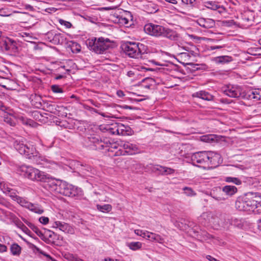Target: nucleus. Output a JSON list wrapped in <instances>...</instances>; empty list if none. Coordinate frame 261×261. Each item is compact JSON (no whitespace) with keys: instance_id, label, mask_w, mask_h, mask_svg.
<instances>
[{"instance_id":"bb28decb","label":"nucleus","mask_w":261,"mask_h":261,"mask_svg":"<svg viewBox=\"0 0 261 261\" xmlns=\"http://www.w3.org/2000/svg\"><path fill=\"white\" fill-rule=\"evenodd\" d=\"M68 46L73 53H79L81 51V45L75 42L70 41L68 43Z\"/></svg>"},{"instance_id":"0e129e2a","label":"nucleus","mask_w":261,"mask_h":261,"mask_svg":"<svg viewBox=\"0 0 261 261\" xmlns=\"http://www.w3.org/2000/svg\"><path fill=\"white\" fill-rule=\"evenodd\" d=\"M260 92L258 90H255L254 91H252L251 93V94L253 95V96H258L259 95Z\"/></svg>"},{"instance_id":"79ce46f5","label":"nucleus","mask_w":261,"mask_h":261,"mask_svg":"<svg viewBox=\"0 0 261 261\" xmlns=\"http://www.w3.org/2000/svg\"><path fill=\"white\" fill-rule=\"evenodd\" d=\"M59 22L61 25H64L66 28L68 29L70 28L72 26V24L70 22L65 21L62 19H60L59 20Z\"/></svg>"},{"instance_id":"0eeeda50","label":"nucleus","mask_w":261,"mask_h":261,"mask_svg":"<svg viewBox=\"0 0 261 261\" xmlns=\"http://www.w3.org/2000/svg\"><path fill=\"white\" fill-rule=\"evenodd\" d=\"M15 149L21 154L24 155L29 159H34L36 160L39 156L38 152L36 150L35 147L30 144H24L17 141H15L14 144Z\"/></svg>"},{"instance_id":"e433bc0d","label":"nucleus","mask_w":261,"mask_h":261,"mask_svg":"<svg viewBox=\"0 0 261 261\" xmlns=\"http://www.w3.org/2000/svg\"><path fill=\"white\" fill-rule=\"evenodd\" d=\"M182 190L184 191V193L188 196H193L196 194L191 188L185 187Z\"/></svg>"},{"instance_id":"1a4fd4ad","label":"nucleus","mask_w":261,"mask_h":261,"mask_svg":"<svg viewBox=\"0 0 261 261\" xmlns=\"http://www.w3.org/2000/svg\"><path fill=\"white\" fill-rule=\"evenodd\" d=\"M256 201L247 197L239 198L235 203L237 209L240 211H253L256 206Z\"/></svg>"},{"instance_id":"ddd939ff","label":"nucleus","mask_w":261,"mask_h":261,"mask_svg":"<svg viewBox=\"0 0 261 261\" xmlns=\"http://www.w3.org/2000/svg\"><path fill=\"white\" fill-rule=\"evenodd\" d=\"M152 170L153 172L159 171V174L162 175L172 174L175 172V170L172 168L160 165H156L154 166Z\"/></svg>"},{"instance_id":"473e14b6","label":"nucleus","mask_w":261,"mask_h":261,"mask_svg":"<svg viewBox=\"0 0 261 261\" xmlns=\"http://www.w3.org/2000/svg\"><path fill=\"white\" fill-rule=\"evenodd\" d=\"M15 201H16L18 203H19L22 206L25 207L26 208H28V206L30 203V202L27 201L23 198L19 196H18V197L16 199V200Z\"/></svg>"},{"instance_id":"f03ea898","label":"nucleus","mask_w":261,"mask_h":261,"mask_svg":"<svg viewBox=\"0 0 261 261\" xmlns=\"http://www.w3.org/2000/svg\"><path fill=\"white\" fill-rule=\"evenodd\" d=\"M144 30L147 34L155 37H164L171 40H176L178 38L176 31L160 25L148 23L145 25Z\"/></svg>"},{"instance_id":"b1692460","label":"nucleus","mask_w":261,"mask_h":261,"mask_svg":"<svg viewBox=\"0 0 261 261\" xmlns=\"http://www.w3.org/2000/svg\"><path fill=\"white\" fill-rule=\"evenodd\" d=\"M53 38V43L55 44H62L65 40V38L63 34L61 33H56Z\"/></svg>"},{"instance_id":"f8f14e48","label":"nucleus","mask_w":261,"mask_h":261,"mask_svg":"<svg viewBox=\"0 0 261 261\" xmlns=\"http://www.w3.org/2000/svg\"><path fill=\"white\" fill-rule=\"evenodd\" d=\"M120 146L125 150V152L128 154H134L139 151L138 148L136 145L130 143L128 142H122Z\"/></svg>"},{"instance_id":"f704fd0d","label":"nucleus","mask_w":261,"mask_h":261,"mask_svg":"<svg viewBox=\"0 0 261 261\" xmlns=\"http://www.w3.org/2000/svg\"><path fill=\"white\" fill-rule=\"evenodd\" d=\"M4 121L6 123L10 125L11 126H15V125L16 124L15 120L14 119V118H13L11 116H8V115H7L6 116H4Z\"/></svg>"},{"instance_id":"7c9ffc66","label":"nucleus","mask_w":261,"mask_h":261,"mask_svg":"<svg viewBox=\"0 0 261 261\" xmlns=\"http://www.w3.org/2000/svg\"><path fill=\"white\" fill-rule=\"evenodd\" d=\"M231 60V57L227 56H220L216 58L215 61L217 63H225L230 62Z\"/></svg>"},{"instance_id":"a18cd8bd","label":"nucleus","mask_w":261,"mask_h":261,"mask_svg":"<svg viewBox=\"0 0 261 261\" xmlns=\"http://www.w3.org/2000/svg\"><path fill=\"white\" fill-rule=\"evenodd\" d=\"M56 32H54V31H50V32H48L47 34H46V36L48 38V39H49L50 41L51 42L53 43V38H54V35L56 34Z\"/></svg>"},{"instance_id":"39448f33","label":"nucleus","mask_w":261,"mask_h":261,"mask_svg":"<svg viewBox=\"0 0 261 261\" xmlns=\"http://www.w3.org/2000/svg\"><path fill=\"white\" fill-rule=\"evenodd\" d=\"M85 142L91 146V148L93 149L102 150L104 149L110 151V147L113 148H117L116 145L112 143L108 138H103L101 139L100 137L96 135H90L85 139Z\"/></svg>"},{"instance_id":"aec40b11","label":"nucleus","mask_w":261,"mask_h":261,"mask_svg":"<svg viewBox=\"0 0 261 261\" xmlns=\"http://www.w3.org/2000/svg\"><path fill=\"white\" fill-rule=\"evenodd\" d=\"M27 208L38 214H42L44 212V210L41 206L37 204H33L31 202L28 205Z\"/></svg>"},{"instance_id":"8fccbe9b","label":"nucleus","mask_w":261,"mask_h":261,"mask_svg":"<svg viewBox=\"0 0 261 261\" xmlns=\"http://www.w3.org/2000/svg\"><path fill=\"white\" fill-rule=\"evenodd\" d=\"M149 234V236H148V240L155 242L156 238L155 236H156V234L155 233L151 232V234Z\"/></svg>"},{"instance_id":"f3484780","label":"nucleus","mask_w":261,"mask_h":261,"mask_svg":"<svg viewBox=\"0 0 261 261\" xmlns=\"http://www.w3.org/2000/svg\"><path fill=\"white\" fill-rule=\"evenodd\" d=\"M226 222L234 227L242 228L243 226L244 220L236 217H231L230 218H228Z\"/></svg>"},{"instance_id":"de8ad7c7","label":"nucleus","mask_w":261,"mask_h":261,"mask_svg":"<svg viewBox=\"0 0 261 261\" xmlns=\"http://www.w3.org/2000/svg\"><path fill=\"white\" fill-rule=\"evenodd\" d=\"M20 228H21V230L23 232H24L26 234L31 235L30 234L31 233V231L23 224H22V223L21 224Z\"/></svg>"},{"instance_id":"2eb2a0df","label":"nucleus","mask_w":261,"mask_h":261,"mask_svg":"<svg viewBox=\"0 0 261 261\" xmlns=\"http://www.w3.org/2000/svg\"><path fill=\"white\" fill-rule=\"evenodd\" d=\"M116 132L117 134L123 136L131 135L133 132L129 126L125 125L122 123L118 124Z\"/></svg>"},{"instance_id":"a211bd4d","label":"nucleus","mask_w":261,"mask_h":261,"mask_svg":"<svg viewBox=\"0 0 261 261\" xmlns=\"http://www.w3.org/2000/svg\"><path fill=\"white\" fill-rule=\"evenodd\" d=\"M28 226L33 230L42 240L46 241L47 238L45 237L42 232L34 224L28 222L27 223Z\"/></svg>"},{"instance_id":"412c9836","label":"nucleus","mask_w":261,"mask_h":261,"mask_svg":"<svg viewBox=\"0 0 261 261\" xmlns=\"http://www.w3.org/2000/svg\"><path fill=\"white\" fill-rule=\"evenodd\" d=\"M222 191L228 196H232L237 192V188L233 186H225L223 187Z\"/></svg>"},{"instance_id":"603ef678","label":"nucleus","mask_w":261,"mask_h":261,"mask_svg":"<svg viewBox=\"0 0 261 261\" xmlns=\"http://www.w3.org/2000/svg\"><path fill=\"white\" fill-rule=\"evenodd\" d=\"M181 1L184 4L193 6L195 0H181Z\"/></svg>"},{"instance_id":"864d4df0","label":"nucleus","mask_w":261,"mask_h":261,"mask_svg":"<svg viewBox=\"0 0 261 261\" xmlns=\"http://www.w3.org/2000/svg\"><path fill=\"white\" fill-rule=\"evenodd\" d=\"M143 232H144V231L143 230H140V229H136L135 230V234H136L137 236H139L142 237L143 234H144Z\"/></svg>"},{"instance_id":"4be33fe9","label":"nucleus","mask_w":261,"mask_h":261,"mask_svg":"<svg viewBox=\"0 0 261 261\" xmlns=\"http://www.w3.org/2000/svg\"><path fill=\"white\" fill-rule=\"evenodd\" d=\"M142 86L146 89H151L155 84V81L150 77L146 78L142 80Z\"/></svg>"},{"instance_id":"423d86ee","label":"nucleus","mask_w":261,"mask_h":261,"mask_svg":"<svg viewBox=\"0 0 261 261\" xmlns=\"http://www.w3.org/2000/svg\"><path fill=\"white\" fill-rule=\"evenodd\" d=\"M87 45L90 50L98 54H103L111 46V42L109 39L94 38L89 40Z\"/></svg>"},{"instance_id":"72a5a7b5","label":"nucleus","mask_w":261,"mask_h":261,"mask_svg":"<svg viewBox=\"0 0 261 261\" xmlns=\"http://www.w3.org/2000/svg\"><path fill=\"white\" fill-rule=\"evenodd\" d=\"M225 180L228 182H232L237 185H240L242 184L241 180L237 177H226Z\"/></svg>"},{"instance_id":"cd10ccee","label":"nucleus","mask_w":261,"mask_h":261,"mask_svg":"<svg viewBox=\"0 0 261 261\" xmlns=\"http://www.w3.org/2000/svg\"><path fill=\"white\" fill-rule=\"evenodd\" d=\"M201 218L204 219L206 223H213V215L211 212H207L202 213V214L201 215Z\"/></svg>"},{"instance_id":"9d476101","label":"nucleus","mask_w":261,"mask_h":261,"mask_svg":"<svg viewBox=\"0 0 261 261\" xmlns=\"http://www.w3.org/2000/svg\"><path fill=\"white\" fill-rule=\"evenodd\" d=\"M223 92L226 95L230 97L239 98L244 96L241 87L237 85H227L223 88Z\"/></svg>"},{"instance_id":"f257e3e1","label":"nucleus","mask_w":261,"mask_h":261,"mask_svg":"<svg viewBox=\"0 0 261 261\" xmlns=\"http://www.w3.org/2000/svg\"><path fill=\"white\" fill-rule=\"evenodd\" d=\"M17 173L20 175L33 181L46 182V187L49 190L66 196L73 197L76 194L75 190L71 185L60 180L49 177L44 172L25 165L17 166Z\"/></svg>"},{"instance_id":"4c0bfd02","label":"nucleus","mask_w":261,"mask_h":261,"mask_svg":"<svg viewBox=\"0 0 261 261\" xmlns=\"http://www.w3.org/2000/svg\"><path fill=\"white\" fill-rule=\"evenodd\" d=\"M201 141L205 142H211L215 140V136L213 135H205L201 137Z\"/></svg>"},{"instance_id":"4d7b16f0","label":"nucleus","mask_w":261,"mask_h":261,"mask_svg":"<svg viewBox=\"0 0 261 261\" xmlns=\"http://www.w3.org/2000/svg\"><path fill=\"white\" fill-rule=\"evenodd\" d=\"M206 258L208 260L210 261H220V260H219L218 259H217L216 258H214V257L210 255H207L206 256Z\"/></svg>"},{"instance_id":"5701e85b","label":"nucleus","mask_w":261,"mask_h":261,"mask_svg":"<svg viewBox=\"0 0 261 261\" xmlns=\"http://www.w3.org/2000/svg\"><path fill=\"white\" fill-rule=\"evenodd\" d=\"M31 102L33 105L36 108H40L42 106V98L40 95L35 94L32 95Z\"/></svg>"},{"instance_id":"58836bf2","label":"nucleus","mask_w":261,"mask_h":261,"mask_svg":"<svg viewBox=\"0 0 261 261\" xmlns=\"http://www.w3.org/2000/svg\"><path fill=\"white\" fill-rule=\"evenodd\" d=\"M51 90L52 91L55 93H63V91L62 88H61L59 86L57 85H53L51 86Z\"/></svg>"},{"instance_id":"c03bdc74","label":"nucleus","mask_w":261,"mask_h":261,"mask_svg":"<svg viewBox=\"0 0 261 261\" xmlns=\"http://www.w3.org/2000/svg\"><path fill=\"white\" fill-rule=\"evenodd\" d=\"M20 119L23 124H25L27 125H31L32 124V123H34V121L31 119H27L22 117H21Z\"/></svg>"},{"instance_id":"680f3d73","label":"nucleus","mask_w":261,"mask_h":261,"mask_svg":"<svg viewBox=\"0 0 261 261\" xmlns=\"http://www.w3.org/2000/svg\"><path fill=\"white\" fill-rule=\"evenodd\" d=\"M166 2L168 3L169 4L176 5L177 4V1L176 0H165Z\"/></svg>"},{"instance_id":"ea45409f","label":"nucleus","mask_w":261,"mask_h":261,"mask_svg":"<svg viewBox=\"0 0 261 261\" xmlns=\"http://www.w3.org/2000/svg\"><path fill=\"white\" fill-rule=\"evenodd\" d=\"M256 206L253 208V212L255 214H261V202H257L256 201Z\"/></svg>"},{"instance_id":"393cba45","label":"nucleus","mask_w":261,"mask_h":261,"mask_svg":"<svg viewBox=\"0 0 261 261\" xmlns=\"http://www.w3.org/2000/svg\"><path fill=\"white\" fill-rule=\"evenodd\" d=\"M58 106L55 104H52L49 102H46L44 103V109L47 112H50L51 113H53L54 114H56L57 111V107Z\"/></svg>"},{"instance_id":"20e7f679","label":"nucleus","mask_w":261,"mask_h":261,"mask_svg":"<svg viewBox=\"0 0 261 261\" xmlns=\"http://www.w3.org/2000/svg\"><path fill=\"white\" fill-rule=\"evenodd\" d=\"M124 52L130 58H143L147 54V47L142 43L127 42L122 45Z\"/></svg>"},{"instance_id":"37998d69","label":"nucleus","mask_w":261,"mask_h":261,"mask_svg":"<svg viewBox=\"0 0 261 261\" xmlns=\"http://www.w3.org/2000/svg\"><path fill=\"white\" fill-rule=\"evenodd\" d=\"M235 22L233 20H224L222 22V25L224 27H229L233 24H234Z\"/></svg>"},{"instance_id":"c9c22d12","label":"nucleus","mask_w":261,"mask_h":261,"mask_svg":"<svg viewBox=\"0 0 261 261\" xmlns=\"http://www.w3.org/2000/svg\"><path fill=\"white\" fill-rule=\"evenodd\" d=\"M197 237L201 241H205L210 238V234L206 231H202L197 234Z\"/></svg>"},{"instance_id":"3c124183","label":"nucleus","mask_w":261,"mask_h":261,"mask_svg":"<svg viewBox=\"0 0 261 261\" xmlns=\"http://www.w3.org/2000/svg\"><path fill=\"white\" fill-rule=\"evenodd\" d=\"M43 255L46 256L48 260L50 261H56V260L53 257H51L49 254H47L46 252L43 251V253H42Z\"/></svg>"},{"instance_id":"69168bd1","label":"nucleus","mask_w":261,"mask_h":261,"mask_svg":"<svg viewBox=\"0 0 261 261\" xmlns=\"http://www.w3.org/2000/svg\"><path fill=\"white\" fill-rule=\"evenodd\" d=\"M127 75L129 76V77H133L134 75H135V73H134V72L133 71H129L127 72Z\"/></svg>"},{"instance_id":"a19ab883","label":"nucleus","mask_w":261,"mask_h":261,"mask_svg":"<svg viewBox=\"0 0 261 261\" xmlns=\"http://www.w3.org/2000/svg\"><path fill=\"white\" fill-rule=\"evenodd\" d=\"M7 195L10 196L14 201H15L18 196L17 195V191L14 189H13L12 191H10V193Z\"/></svg>"},{"instance_id":"2f4dec72","label":"nucleus","mask_w":261,"mask_h":261,"mask_svg":"<svg viewBox=\"0 0 261 261\" xmlns=\"http://www.w3.org/2000/svg\"><path fill=\"white\" fill-rule=\"evenodd\" d=\"M142 243L139 242H133L129 243L128 247L133 250H137L142 247Z\"/></svg>"},{"instance_id":"9b49d317","label":"nucleus","mask_w":261,"mask_h":261,"mask_svg":"<svg viewBox=\"0 0 261 261\" xmlns=\"http://www.w3.org/2000/svg\"><path fill=\"white\" fill-rule=\"evenodd\" d=\"M53 227L58 228L60 230L68 233L73 234L74 233L73 228L68 224L60 221H56L54 223Z\"/></svg>"},{"instance_id":"c85d7f7f","label":"nucleus","mask_w":261,"mask_h":261,"mask_svg":"<svg viewBox=\"0 0 261 261\" xmlns=\"http://www.w3.org/2000/svg\"><path fill=\"white\" fill-rule=\"evenodd\" d=\"M96 207L98 211L103 213L109 212L112 208V207L110 204H104L103 205L97 204Z\"/></svg>"},{"instance_id":"dca6fc26","label":"nucleus","mask_w":261,"mask_h":261,"mask_svg":"<svg viewBox=\"0 0 261 261\" xmlns=\"http://www.w3.org/2000/svg\"><path fill=\"white\" fill-rule=\"evenodd\" d=\"M193 97H196L201 98L207 101H212L214 99V96L209 93L205 91H200L194 93L192 95Z\"/></svg>"},{"instance_id":"49530a36","label":"nucleus","mask_w":261,"mask_h":261,"mask_svg":"<svg viewBox=\"0 0 261 261\" xmlns=\"http://www.w3.org/2000/svg\"><path fill=\"white\" fill-rule=\"evenodd\" d=\"M39 220L41 223L44 224V225L47 224L49 222V219L48 217H41L39 218Z\"/></svg>"},{"instance_id":"338daca9","label":"nucleus","mask_w":261,"mask_h":261,"mask_svg":"<svg viewBox=\"0 0 261 261\" xmlns=\"http://www.w3.org/2000/svg\"><path fill=\"white\" fill-rule=\"evenodd\" d=\"M122 108L124 109H130V110L133 109L132 107L127 106V105H123L122 106Z\"/></svg>"},{"instance_id":"6e6552de","label":"nucleus","mask_w":261,"mask_h":261,"mask_svg":"<svg viewBox=\"0 0 261 261\" xmlns=\"http://www.w3.org/2000/svg\"><path fill=\"white\" fill-rule=\"evenodd\" d=\"M0 50L8 54H15L18 51L16 41L5 36L0 39Z\"/></svg>"},{"instance_id":"7ed1b4c3","label":"nucleus","mask_w":261,"mask_h":261,"mask_svg":"<svg viewBox=\"0 0 261 261\" xmlns=\"http://www.w3.org/2000/svg\"><path fill=\"white\" fill-rule=\"evenodd\" d=\"M220 158V155L211 151H202L192 154L191 160L193 164L202 166L213 165L215 162Z\"/></svg>"},{"instance_id":"09e8293b","label":"nucleus","mask_w":261,"mask_h":261,"mask_svg":"<svg viewBox=\"0 0 261 261\" xmlns=\"http://www.w3.org/2000/svg\"><path fill=\"white\" fill-rule=\"evenodd\" d=\"M155 242H158L160 244H163L164 242V239L162 238L160 235L156 234V236H155Z\"/></svg>"},{"instance_id":"6ab92c4d","label":"nucleus","mask_w":261,"mask_h":261,"mask_svg":"<svg viewBox=\"0 0 261 261\" xmlns=\"http://www.w3.org/2000/svg\"><path fill=\"white\" fill-rule=\"evenodd\" d=\"M205 6L207 8L213 10L220 9L218 10L220 13H222L225 10V9L223 7H221L215 2H207L205 3Z\"/></svg>"},{"instance_id":"bf43d9fd","label":"nucleus","mask_w":261,"mask_h":261,"mask_svg":"<svg viewBox=\"0 0 261 261\" xmlns=\"http://www.w3.org/2000/svg\"><path fill=\"white\" fill-rule=\"evenodd\" d=\"M117 95L119 97H122L124 96V92L122 90L117 91Z\"/></svg>"},{"instance_id":"4468645a","label":"nucleus","mask_w":261,"mask_h":261,"mask_svg":"<svg viewBox=\"0 0 261 261\" xmlns=\"http://www.w3.org/2000/svg\"><path fill=\"white\" fill-rule=\"evenodd\" d=\"M197 23L205 29H211L215 27V21L210 18H200L197 20Z\"/></svg>"},{"instance_id":"e2e57ef3","label":"nucleus","mask_w":261,"mask_h":261,"mask_svg":"<svg viewBox=\"0 0 261 261\" xmlns=\"http://www.w3.org/2000/svg\"><path fill=\"white\" fill-rule=\"evenodd\" d=\"M223 47V46H220V45L212 46H211V49L214 50L216 49H220V48H222Z\"/></svg>"},{"instance_id":"a878e982","label":"nucleus","mask_w":261,"mask_h":261,"mask_svg":"<svg viewBox=\"0 0 261 261\" xmlns=\"http://www.w3.org/2000/svg\"><path fill=\"white\" fill-rule=\"evenodd\" d=\"M21 250L20 246L16 243L12 244L10 247L11 252L13 255H19L21 253Z\"/></svg>"},{"instance_id":"13d9d810","label":"nucleus","mask_w":261,"mask_h":261,"mask_svg":"<svg viewBox=\"0 0 261 261\" xmlns=\"http://www.w3.org/2000/svg\"><path fill=\"white\" fill-rule=\"evenodd\" d=\"M12 190H13V189H11L10 188H8V187L5 188L4 189L3 192L5 194L8 195L10 193V191H12Z\"/></svg>"},{"instance_id":"774afa93","label":"nucleus","mask_w":261,"mask_h":261,"mask_svg":"<svg viewBox=\"0 0 261 261\" xmlns=\"http://www.w3.org/2000/svg\"><path fill=\"white\" fill-rule=\"evenodd\" d=\"M257 226L258 229L261 230V218L257 220Z\"/></svg>"},{"instance_id":"c756f323","label":"nucleus","mask_w":261,"mask_h":261,"mask_svg":"<svg viewBox=\"0 0 261 261\" xmlns=\"http://www.w3.org/2000/svg\"><path fill=\"white\" fill-rule=\"evenodd\" d=\"M118 18V23L124 25L126 27H128L129 25H130L131 24L129 23V19L126 16H119L117 17Z\"/></svg>"},{"instance_id":"5fc2aeb1","label":"nucleus","mask_w":261,"mask_h":261,"mask_svg":"<svg viewBox=\"0 0 261 261\" xmlns=\"http://www.w3.org/2000/svg\"><path fill=\"white\" fill-rule=\"evenodd\" d=\"M33 248L36 252H38L40 254L43 253V251L35 245H33Z\"/></svg>"},{"instance_id":"052dcab7","label":"nucleus","mask_w":261,"mask_h":261,"mask_svg":"<svg viewBox=\"0 0 261 261\" xmlns=\"http://www.w3.org/2000/svg\"><path fill=\"white\" fill-rule=\"evenodd\" d=\"M142 237L148 240V236H149V234H151V232L145 231H144Z\"/></svg>"},{"instance_id":"6e6d98bb","label":"nucleus","mask_w":261,"mask_h":261,"mask_svg":"<svg viewBox=\"0 0 261 261\" xmlns=\"http://www.w3.org/2000/svg\"><path fill=\"white\" fill-rule=\"evenodd\" d=\"M7 247L5 245L0 244V252H4L6 251Z\"/></svg>"}]
</instances>
